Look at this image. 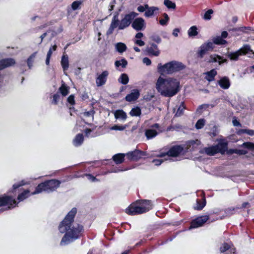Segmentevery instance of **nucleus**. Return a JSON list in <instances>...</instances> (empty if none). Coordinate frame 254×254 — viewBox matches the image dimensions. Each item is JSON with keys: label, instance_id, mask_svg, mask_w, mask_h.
<instances>
[{"label": "nucleus", "instance_id": "obj_1", "mask_svg": "<svg viewBox=\"0 0 254 254\" xmlns=\"http://www.w3.org/2000/svg\"><path fill=\"white\" fill-rule=\"evenodd\" d=\"M76 213V209L74 208L68 213L64 220L59 226V230L62 233H66L61 243L66 241H72L79 237L83 230L81 225L76 224L71 227V222Z\"/></svg>", "mask_w": 254, "mask_h": 254}, {"label": "nucleus", "instance_id": "obj_2", "mask_svg": "<svg viewBox=\"0 0 254 254\" xmlns=\"http://www.w3.org/2000/svg\"><path fill=\"white\" fill-rule=\"evenodd\" d=\"M180 81L179 79L169 77L164 78L159 76L156 83V88L162 96L171 97L175 95L180 90Z\"/></svg>", "mask_w": 254, "mask_h": 254}, {"label": "nucleus", "instance_id": "obj_3", "mask_svg": "<svg viewBox=\"0 0 254 254\" xmlns=\"http://www.w3.org/2000/svg\"><path fill=\"white\" fill-rule=\"evenodd\" d=\"M152 206L149 200H137L130 204L126 209V212L129 215H137L147 212L152 208Z\"/></svg>", "mask_w": 254, "mask_h": 254}, {"label": "nucleus", "instance_id": "obj_4", "mask_svg": "<svg viewBox=\"0 0 254 254\" xmlns=\"http://www.w3.org/2000/svg\"><path fill=\"white\" fill-rule=\"evenodd\" d=\"M184 65L180 62L173 61L164 64H159L157 66L158 71L161 74H171L184 69Z\"/></svg>", "mask_w": 254, "mask_h": 254}, {"label": "nucleus", "instance_id": "obj_5", "mask_svg": "<svg viewBox=\"0 0 254 254\" xmlns=\"http://www.w3.org/2000/svg\"><path fill=\"white\" fill-rule=\"evenodd\" d=\"M60 182L59 181L52 180L39 184L36 188L32 194H37L43 191H52L60 186Z\"/></svg>", "mask_w": 254, "mask_h": 254}, {"label": "nucleus", "instance_id": "obj_6", "mask_svg": "<svg viewBox=\"0 0 254 254\" xmlns=\"http://www.w3.org/2000/svg\"><path fill=\"white\" fill-rule=\"evenodd\" d=\"M183 151V147L180 145H177L171 148L170 150L166 153H161L158 156L161 158H164L165 160H168L171 157H177L179 156Z\"/></svg>", "mask_w": 254, "mask_h": 254}, {"label": "nucleus", "instance_id": "obj_7", "mask_svg": "<svg viewBox=\"0 0 254 254\" xmlns=\"http://www.w3.org/2000/svg\"><path fill=\"white\" fill-rule=\"evenodd\" d=\"M251 53L254 54L253 50L251 49L250 46L245 45L238 51L229 54L228 57L232 60H237L240 56Z\"/></svg>", "mask_w": 254, "mask_h": 254}, {"label": "nucleus", "instance_id": "obj_8", "mask_svg": "<svg viewBox=\"0 0 254 254\" xmlns=\"http://www.w3.org/2000/svg\"><path fill=\"white\" fill-rule=\"evenodd\" d=\"M138 15V13L135 12H131L126 14L122 19L119 25V29H124L127 27L131 22V21Z\"/></svg>", "mask_w": 254, "mask_h": 254}, {"label": "nucleus", "instance_id": "obj_9", "mask_svg": "<svg viewBox=\"0 0 254 254\" xmlns=\"http://www.w3.org/2000/svg\"><path fill=\"white\" fill-rule=\"evenodd\" d=\"M214 48L213 43L209 42L203 44L199 48L197 52V56L200 58H202L203 56L209 51H212Z\"/></svg>", "mask_w": 254, "mask_h": 254}, {"label": "nucleus", "instance_id": "obj_10", "mask_svg": "<svg viewBox=\"0 0 254 254\" xmlns=\"http://www.w3.org/2000/svg\"><path fill=\"white\" fill-rule=\"evenodd\" d=\"M208 219L209 216L207 215L201 216L196 218L191 222L190 229L202 226Z\"/></svg>", "mask_w": 254, "mask_h": 254}, {"label": "nucleus", "instance_id": "obj_11", "mask_svg": "<svg viewBox=\"0 0 254 254\" xmlns=\"http://www.w3.org/2000/svg\"><path fill=\"white\" fill-rule=\"evenodd\" d=\"M131 26L135 30H143L146 27L145 20L142 17L136 18L133 21Z\"/></svg>", "mask_w": 254, "mask_h": 254}, {"label": "nucleus", "instance_id": "obj_12", "mask_svg": "<svg viewBox=\"0 0 254 254\" xmlns=\"http://www.w3.org/2000/svg\"><path fill=\"white\" fill-rule=\"evenodd\" d=\"M16 205V201L10 197L3 196L0 197V206H7L8 208L14 207Z\"/></svg>", "mask_w": 254, "mask_h": 254}, {"label": "nucleus", "instance_id": "obj_13", "mask_svg": "<svg viewBox=\"0 0 254 254\" xmlns=\"http://www.w3.org/2000/svg\"><path fill=\"white\" fill-rule=\"evenodd\" d=\"M151 127L153 128L152 129H147L145 131V135L148 139L156 136L159 132L162 131L158 124H155Z\"/></svg>", "mask_w": 254, "mask_h": 254}, {"label": "nucleus", "instance_id": "obj_14", "mask_svg": "<svg viewBox=\"0 0 254 254\" xmlns=\"http://www.w3.org/2000/svg\"><path fill=\"white\" fill-rule=\"evenodd\" d=\"M109 74L108 71L105 70L98 75L96 80L97 86H101L105 84Z\"/></svg>", "mask_w": 254, "mask_h": 254}, {"label": "nucleus", "instance_id": "obj_15", "mask_svg": "<svg viewBox=\"0 0 254 254\" xmlns=\"http://www.w3.org/2000/svg\"><path fill=\"white\" fill-rule=\"evenodd\" d=\"M217 153L224 154L227 149V142L224 139L219 140L217 145H215Z\"/></svg>", "mask_w": 254, "mask_h": 254}, {"label": "nucleus", "instance_id": "obj_16", "mask_svg": "<svg viewBox=\"0 0 254 254\" xmlns=\"http://www.w3.org/2000/svg\"><path fill=\"white\" fill-rule=\"evenodd\" d=\"M159 8L156 6H149L148 5V8L144 13V16L146 17H151L154 15L158 13Z\"/></svg>", "mask_w": 254, "mask_h": 254}, {"label": "nucleus", "instance_id": "obj_17", "mask_svg": "<svg viewBox=\"0 0 254 254\" xmlns=\"http://www.w3.org/2000/svg\"><path fill=\"white\" fill-rule=\"evenodd\" d=\"M15 62L13 59H6L0 61V70L14 65Z\"/></svg>", "mask_w": 254, "mask_h": 254}, {"label": "nucleus", "instance_id": "obj_18", "mask_svg": "<svg viewBox=\"0 0 254 254\" xmlns=\"http://www.w3.org/2000/svg\"><path fill=\"white\" fill-rule=\"evenodd\" d=\"M139 95V93L138 90L134 89L131 91V93L126 97V99L128 102L133 101L136 100Z\"/></svg>", "mask_w": 254, "mask_h": 254}, {"label": "nucleus", "instance_id": "obj_19", "mask_svg": "<svg viewBox=\"0 0 254 254\" xmlns=\"http://www.w3.org/2000/svg\"><path fill=\"white\" fill-rule=\"evenodd\" d=\"M226 61V60L223 59L222 57L215 54L210 55L209 57V60H208V62L209 63L218 62L219 64H221L223 63H225Z\"/></svg>", "mask_w": 254, "mask_h": 254}, {"label": "nucleus", "instance_id": "obj_20", "mask_svg": "<svg viewBox=\"0 0 254 254\" xmlns=\"http://www.w3.org/2000/svg\"><path fill=\"white\" fill-rule=\"evenodd\" d=\"M119 23L117 17L115 16L112 20L110 27L107 32V33L108 34H112L113 33L114 29L118 26L119 27Z\"/></svg>", "mask_w": 254, "mask_h": 254}, {"label": "nucleus", "instance_id": "obj_21", "mask_svg": "<svg viewBox=\"0 0 254 254\" xmlns=\"http://www.w3.org/2000/svg\"><path fill=\"white\" fill-rule=\"evenodd\" d=\"M220 87L223 89H228L230 85V82L229 78L226 77H224L218 81Z\"/></svg>", "mask_w": 254, "mask_h": 254}, {"label": "nucleus", "instance_id": "obj_22", "mask_svg": "<svg viewBox=\"0 0 254 254\" xmlns=\"http://www.w3.org/2000/svg\"><path fill=\"white\" fill-rule=\"evenodd\" d=\"M141 152L138 150H135L132 152L127 153L126 155L130 160H137L140 157Z\"/></svg>", "mask_w": 254, "mask_h": 254}, {"label": "nucleus", "instance_id": "obj_23", "mask_svg": "<svg viewBox=\"0 0 254 254\" xmlns=\"http://www.w3.org/2000/svg\"><path fill=\"white\" fill-rule=\"evenodd\" d=\"M114 116L116 119L126 120L127 115L123 110H119L114 112Z\"/></svg>", "mask_w": 254, "mask_h": 254}, {"label": "nucleus", "instance_id": "obj_24", "mask_svg": "<svg viewBox=\"0 0 254 254\" xmlns=\"http://www.w3.org/2000/svg\"><path fill=\"white\" fill-rule=\"evenodd\" d=\"M203 151L206 154L210 156H213L217 153L215 146H212L209 147L204 148Z\"/></svg>", "mask_w": 254, "mask_h": 254}, {"label": "nucleus", "instance_id": "obj_25", "mask_svg": "<svg viewBox=\"0 0 254 254\" xmlns=\"http://www.w3.org/2000/svg\"><path fill=\"white\" fill-rule=\"evenodd\" d=\"M115 48L119 53H123L127 50V47L125 43L119 42L115 45Z\"/></svg>", "mask_w": 254, "mask_h": 254}, {"label": "nucleus", "instance_id": "obj_26", "mask_svg": "<svg viewBox=\"0 0 254 254\" xmlns=\"http://www.w3.org/2000/svg\"><path fill=\"white\" fill-rule=\"evenodd\" d=\"M61 65L64 71L66 70L69 66L68 58L66 55H63L61 60Z\"/></svg>", "mask_w": 254, "mask_h": 254}, {"label": "nucleus", "instance_id": "obj_27", "mask_svg": "<svg viewBox=\"0 0 254 254\" xmlns=\"http://www.w3.org/2000/svg\"><path fill=\"white\" fill-rule=\"evenodd\" d=\"M148 52L150 54L154 56H158L160 54V51L156 45H152L149 49Z\"/></svg>", "mask_w": 254, "mask_h": 254}, {"label": "nucleus", "instance_id": "obj_28", "mask_svg": "<svg viewBox=\"0 0 254 254\" xmlns=\"http://www.w3.org/2000/svg\"><path fill=\"white\" fill-rule=\"evenodd\" d=\"M220 251L222 253H223L227 250H229L230 252L233 253V254H235V250L234 248H231L230 245L228 244L224 243L222 245V246L220 248Z\"/></svg>", "mask_w": 254, "mask_h": 254}, {"label": "nucleus", "instance_id": "obj_29", "mask_svg": "<svg viewBox=\"0 0 254 254\" xmlns=\"http://www.w3.org/2000/svg\"><path fill=\"white\" fill-rule=\"evenodd\" d=\"M216 74L217 71L216 70L212 69L206 73L205 78L209 81H212Z\"/></svg>", "mask_w": 254, "mask_h": 254}, {"label": "nucleus", "instance_id": "obj_30", "mask_svg": "<svg viewBox=\"0 0 254 254\" xmlns=\"http://www.w3.org/2000/svg\"><path fill=\"white\" fill-rule=\"evenodd\" d=\"M83 141V136L82 134H77L73 140V144L75 146L80 145Z\"/></svg>", "mask_w": 254, "mask_h": 254}, {"label": "nucleus", "instance_id": "obj_31", "mask_svg": "<svg viewBox=\"0 0 254 254\" xmlns=\"http://www.w3.org/2000/svg\"><path fill=\"white\" fill-rule=\"evenodd\" d=\"M125 154H118L113 156V159L117 164H121L124 160Z\"/></svg>", "mask_w": 254, "mask_h": 254}, {"label": "nucleus", "instance_id": "obj_32", "mask_svg": "<svg viewBox=\"0 0 254 254\" xmlns=\"http://www.w3.org/2000/svg\"><path fill=\"white\" fill-rule=\"evenodd\" d=\"M129 81L128 75L126 73H122L118 79V81L123 84H127Z\"/></svg>", "mask_w": 254, "mask_h": 254}, {"label": "nucleus", "instance_id": "obj_33", "mask_svg": "<svg viewBox=\"0 0 254 254\" xmlns=\"http://www.w3.org/2000/svg\"><path fill=\"white\" fill-rule=\"evenodd\" d=\"M189 37H194L198 34L197 28L195 26H191L188 31Z\"/></svg>", "mask_w": 254, "mask_h": 254}, {"label": "nucleus", "instance_id": "obj_34", "mask_svg": "<svg viewBox=\"0 0 254 254\" xmlns=\"http://www.w3.org/2000/svg\"><path fill=\"white\" fill-rule=\"evenodd\" d=\"M243 133H247L249 135L253 136L254 135V130L249 129H241L237 131V134L239 135H241Z\"/></svg>", "mask_w": 254, "mask_h": 254}, {"label": "nucleus", "instance_id": "obj_35", "mask_svg": "<svg viewBox=\"0 0 254 254\" xmlns=\"http://www.w3.org/2000/svg\"><path fill=\"white\" fill-rule=\"evenodd\" d=\"M36 54H37L36 52L33 53L27 59V64H28V67L30 68H31L33 66V63L34 62V60L36 58Z\"/></svg>", "mask_w": 254, "mask_h": 254}, {"label": "nucleus", "instance_id": "obj_36", "mask_svg": "<svg viewBox=\"0 0 254 254\" xmlns=\"http://www.w3.org/2000/svg\"><path fill=\"white\" fill-rule=\"evenodd\" d=\"M61 94L63 96H65L69 93V88L64 84H63L59 88Z\"/></svg>", "mask_w": 254, "mask_h": 254}, {"label": "nucleus", "instance_id": "obj_37", "mask_svg": "<svg viewBox=\"0 0 254 254\" xmlns=\"http://www.w3.org/2000/svg\"><path fill=\"white\" fill-rule=\"evenodd\" d=\"M127 64V60L125 59H123L120 61H117L115 63V66L117 67L121 66L122 67H126Z\"/></svg>", "mask_w": 254, "mask_h": 254}, {"label": "nucleus", "instance_id": "obj_38", "mask_svg": "<svg viewBox=\"0 0 254 254\" xmlns=\"http://www.w3.org/2000/svg\"><path fill=\"white\" fill-rule=\"evenodd\" d=\"M214 44L217 45H223L226 43V41L222 39L221 37H217L214 38L213 40V42Z\"/></svg>", "mask_w": 254, "mask_h": 254}, {"label": "nucleus", "instance_id": "obj_39", "mask_svg": "<svg viewBox=\"0 0 254 254\" xmlns=\"http://www.w3.org/2000/svg\"><path fill=\"white\" fill-rule=\"evenodd\" d=\"M129 114L131 116H139L141 114V110L139 108L136 107L133 108Z\"/></svg>", "mask_w": 254, "mask_h": 254}, {"label": "nucleus", "instance_id": "obj_40", "mask_svg": "<svg viewBox=\"0 0 254 254\" xmlns=\"http://www.w3.org/2000/svg\"><path fill=\"white\" fill-rule=\"evenodd\" d=\"M164 4L168 8H172L175 9L176 7V4L174 2H173L170 0H164Z\"/></svg>", "mask_w": 254, "mask_h": 254}, {"label": "nucleus", "instance_id": "obj_41", "mask_svg": "<svg viewBox=\"0 0 254 254\" xmlns=\"http://www.w3.org/2000/svg\"><path fill=\"white\" fill-rule=\"evenodd\" d=\"M163 16L164 17V18L161 19L159 20V23L161 25H165L168 22L169 18L168 15L165 13H163Z\"/></svg>", "mask_w": 254, "mask_h": 254}, {"label": "nucleus", "instance_id": "obj_42", "mask_svg": "<svg viewBox=\"0 0 254 254\" xmlns=\"http://www.w3.org/2000/svg\"><path fill=\"white\" fill-rule=\"evenodd\" d=\"M29 191L25 190L20 194H19L18 196V199L19 201H22L27 198L29 196Z\"/></svg>", "mask_w": 254, "mask_h": 254}, {"label": "nucleus", "instance_id": "obj_43", "mask_svg": "<svg viewBox=\"0 0 254 254\" xmlns=\"http://www.w3.org/2000/svg\"><path fill=\"white\" fill-rule=\"evenodd\" d=\"M205 205V200H203L202 202L198 200L197 201L196 205L195 206V209L197 210L202 209Z\"/></svg>", "mask_w": 254, "mask_h": 254}, {"label": "nucleus", "instance_id": "obj_44", "mask_svg": "<svg viewBox=\"0 0 254 254\" xmlns=\"http://www.w3.org/2000/svg\"><path fill=\"white\" fill-rule=\"evenodd\" d=\"M185 109V107L184 106V104L183 103H182L178 109V110L176 112V115H177L178 116H180L181 115H182Z\"/></svg>", "mask_w": 254, "mask_h": 254}, {"label": "nucleus", "instance_id": "obj_45", "mask_svg": "<svg viewBox=\"0 0 254 254\" xmlns=\"http://www.w3.org/2000/svg\"><path fill=\"white\" fill-rule=\"evenodd\" d=\"M213 13L212 9L207 10L203 15V18L205 20H210L211 18V14Z\"/></svg>", "mask_w": 254, "mask_h": 254}, {"label": "nucleus", "instance_id": "obj_46", "mask_svg": "<svg viewBox=\"0 0 254 254\" xmlns=\"http://www.w3.org/2000/svg\"><path fill=\"white\" fill-rule=\"evenodd\" d=\"M81 2L80 1H75L71 4L72 9L74 10L78 9L80 8Z\"/></svg>", "mask_w": 254, "mask_h": 254}, {"label": "nucleus", "instance_id": "obj_47", "mask_svg": "<svg viewBox=\"0 0 254 254\" xmlns=\"http://www.w3.org/2000/svg\"><path fill=\"white\" fill-rule=\"evenodd\" d=\"M205 124V121L203 119L199 120L195 125V127L197 129L201 128Z\"/></svg>", "mask_w": 254, "mask_h": 254}, {"label": "nucleus", "instance_id": "obj_48", "mask_svg": "<svg viewBox=\"0 0 254 254\" xmlns=\"http://www.w3.org/2000/svg\"><path fill=\"white\" fill-rule=\"evenodd\" d=\"M242 146L251 150L254 149V144L251 142H245L243 144Z\"/></svg>", "mask_w": 254, "mask_h": 254}, {"label": "nucleus", "instance_id": "obj_49", "mask_svg": "<svg viewBox=\"0 0 254 254\" xmlns=\"http://www.w3.org/2000/svg\"><path fill=\"white\" fill-rule=\"evenodd\" d=\"M147 8H148V4H146L143 5H139L137 8V10L140 12H145L146 11Z\"/></svg>", "mask_w": 254, "mask_h": 254}, {"label": "nucleus", "instance_id": "obj_50", "mask_svg": "<svg viewBox=\"0 0 254 254\" xmlns=\"http://www.w3.org/2000/svg\"><path fill=\"white\" fill-rule=\"evenodd\" d=\"M126 128V126H118L115 125L112 127H111V130H123Z\"/></svg>", "mask_w": 254, "mask_h": 254}, {"label": "nucleus", "instance_id": "obj_51", "mask_svg": "<svg viewBox=\"0 0 254 254\" xmlns=\"http://www.w3.org/2000/svg\"><path fill=\"white\" fill-rule=\"evenodd\" d=\"M60 96L58 94H56L53 95V99L52 103L54 104H57L60 100Z\"/></svg>", "mask_w": 254, "mask_h": 254}, {"label": "nucleus", "instance_id": "obj_52", "mask_svg": "<svg viewBox=\"0 0 254 254\" xmlns=\"http://www.w3.org/2000/svg\"><path fill=\"white\" fill-rule=\"evenodd\" d=\"M231 153H235L238 154H245L247 153V152L245 150H238V149H235L231 151Z\"/></svg>", "mask_w": 254, "mask_h": 254}, {"label": "nucleus", "instance_id": "obj_53", "mask_svg": "<svg viewBox=\"0 0 254 254\" xmlns=\"http://www.w3.org/2000/svg\"><path fill=\"white\" fill-rule=\"evenodd\" d=\"M56 48L57 46L56 45H54L52 48H51L49 49L47 56L51 57L53 52L56 50Z\"/></svg>", "mask_w": 254, "mask_h": 254}, {"label": "nucleus", "instance_id": "obj_54", "mask_svg": "<svg viewBox=\"0 0 254 254\" xmlns=\"http://www.w3.org/2000/svg\"><path fill=\"white\" fill-rule=\"evenodd\" d=\"M134 42L139 46H143L145 45L144 42L140 39H134Z\"/></svg>", "mask_w": 254, "mask_h": 254}, {"label": "nucleus", "instance_id": "obj_55", "mask_svg": "<svg viewBox=\"0 0 254 254\" xmlns=\"http://www.w3.org/2000/svg\"><path fill=\"white\" fill-rule=\"evenodd\" d=\"M67 101L71 105L74 104V97L73 95H70L68 98H67Z\"/></svg>", "mask_w": 254, "mask_h": 254}, {"label": "nucleus", "instance_id": "obj_56", "mask_svg": "<svg viewBox=\"0 0 254 254\" xmlns=\"http://www.w3.org/2000/svg\"><path fill=\"white\" fill-rule=\"evenodd\" d=\"M142 62L143 64H144L146 65H149L151 64V60L148 58H144L143 59Z\"/></svg>", "mask_w": 254, "mask_h": 254}, {"label": "nucleus", "instance_id": "obj_57", "mask_svg": "<svg viewBox=\"0 0 254 254\" xmlns=\"http://www.w3.org/2000/svg\"><path fill=\"white\" fill-rule=\"evenodd\" d=\"M143 37V34L141 32H138L135 35L134 39H140Z\"/></svg>", "mask_w": 254, "mask_h": 254}, {"label": "nucleus", "instance_id": "obj_58", "mask_svg": "<svg viewBox=\"0 0 254 254\" xmlns=\"http://www.w3.org/2000/svg\"><path fill=\"white\" fill-rule=\"evenodd\" d=\"M26 184V183L24 182V181H22L18 185H17V184L13 185V188L14 189H17V188H19L20 186H23V185H25Z\"/></svg>", "mask_w": 254, "mask_h": 254}, {"label": "nucleus", "instance_id": "obj_59", "mask_svg": "<svg viewBox=\"0 0 254 254\" xmlns=\"http://www.w3.org/2000/svg\"><path fill=\"white\" fill-rule=\"evenodd\" d=\"M180 32V30L178 28H175L173 30L172 34L175 37H177L178 36V33Z\"/></svg>", "mask_w": 254, "mask_h": 254}, {"label": "nucleus", "instance_id": "obj_60", "mask_svg": "<svg viewBox=\"0 0 254 254\" xmlns=\"http://www.w3.org/2000/svg\"><path fill=\"white\" fill-rule=\"evenodd\" d=\"M163 162L162 159H155L153 161V162L155 164V165H159Z\"/></svg>", "mask_w": 254, "mask_h": 254}, {"label": "nucleus", "instance_id": "obj_61", "mask_svg": "<svg viewBox=\"0 0 254 254\" xmlns=\"http://www.w3.org/2000/svg\"><path fill=\"white\" fill-rule=\"evenodd\" d=\"M233 124L234 126H241V124L240 122L235 119L233 120Z\"/></svg>", "mask_w": 254, "mask_h": 254}, {"label": "nucleus", "instance_id": "obj_62", "mask_svg": "<svg viewBox=\"0 0 254 254\" xmlns=\"http://www.w3.org/2000/svg\"><path fill=\"white\" fill-rule=\"evenodd\" d=\"M87 178L88 180L91 181L92 182H94L97 181V179L94 177V176L91 175H87Z\"/></svg>", "mask_w": 254, "mask_h": 254}, {"label": "nucleus", "instance_id": "obj_63", "mask_svg": "<svg viewBox=\"0 0 254 254\" xmlns=\"http://www.w3.org/2000/svg\"><path fill=\"white\" fill-rule=\"evenodd\" d=\"M115 1H112L110 3V7H109V10L110 11H112V10H113L114 7V4H115Z\"/></svg>", "mask_w": 254, "mask_h": 254}, {"label": "nucleus", "instance_id": "obj_64", "mask_svg": "<svg viewBox=\"0 0 254 254\" xmlns=\"http://www.w3.org/2000/svg\"><path fill=\"white\" fill-rule=\"evenodd\" d=\"M228 36V33L226 31H224L221 34V37L222 38H226Z\"/></svg>", "mask_w": 254, "mask_h": 254}]
</instances>
